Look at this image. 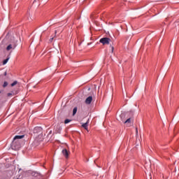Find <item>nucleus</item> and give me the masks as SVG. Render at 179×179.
<instances>
[{
	"instance_id": "nucleus-2",
	"label": "nucleus",
	"mask_w": 179,
	"mask_h": 179,
	"mask_svg": "<svg viewBox=\"0 0 179 179\" xmlns=\"http://www.w3.org/2000/svg\"><path fill=\"white\" fill-rule=\"evenodd\" d=\"M110 41L111 40L108 37L101 38L99 41V42L102 43L103 45H108Z\"/></svg>"
},
{
	"instance_id": "nucleus-11",
	"label": "nucleus",
	"mask_w": 179,
	"mask_h": 179,
	"mask_svg": "<svg viewBox=\"0 0 179 179\" xmlns=\"http://www.w3.org/2000/svg\"><path fill=\"white\" fill-rule=\"evenodd\" d=\"M31 176L35 178H38L39 176V173L37 172H33L31 173Z\"/></svg>"
},
{
	"instance_id": "nucleus-6",
	"label": "nucleus",
	"mask_w": 179,
	"mask_h": 179,
	"mask_svg": "<svg viewBox=\"0 0 179 179\" xmlns=\"http://www.w3.org/2000/svg\"><path fill=\"white\" fill-rule=\"evenodd\" d=\"M62 154H63V155L65 157L66 159H68L69 157L70 152H69L68 150H66V149H64V150H62Z\"/></svg>"
},
{
	"instance_id": "nucleus-21",
	"label": "nucleus",
	"mask_w": 179,
	"mask_h": 179,
	"mask_svg": "<svg viewBox=\"0 0 179 179\" xmlns=\"http://www.w3.org/2000/svg\"><path fill=\"white\" fill-rule=\"evenodd\" d=\"M57 31H55V34H57Z\"/></svg>"
},
{
	"instance_id": "nucleus-10",
	"label": "nucleus",
	"mask_w": 179,
	"mask_h": 179,
	"mask_svg": "<svg viewBox=\"0 0 179 179\" xmlns=\"http://www.w3.org/2000/svg\"><path fill=\"white\" fill-rule=\"evenodd\" d=\"M15 137H19V138L15 139L16 142H20V139L23 138L24 137V135H22V136H15Z\"/></svg>"
},
{
	"instance_id": "nucleus-1",
	"label": "nucleus",
	"mask_w": 179,
	"mask_h": 179,
	"mask_svg": "<svg viewBox=\"0 0 179 179\" xmlns=\"http://www.w3.org/2000/svg\"><path fill=\"white\" fill-rule=\"evenodd\" d=\"M19 138V136H15L12 142L11 148L14 150H18L21 148L20 141H16V138Z\"/></svg>"
},
{
	"instance_id": "nucleus-20",
	"label": "nucleus",
	"mask_w": 179,
	"mask_h": 179,
	"mask_svg": "<svg viewBox=\"0 0 179 179\" xmlns=\"http://www.w3.org/2000/svg\"><path fill=\"white\" fill-rule=\"evenodd\" d=\"M52 40H54V38H51V41H52Z\"/></svg>"
},
{
	"instance_id": "nucleus-4",
	"label": "nucleus",
	"mask_w": 179,
	"mask_h": 179,
	"mask_svg": "<svg viewBox=\"0 0 179 179\" xmlns=\"http://www.w3.org/2000/svg\"><path fill=\"white\" fill-rule=\"evenodd\" d=\"M124 123L126 124L127 127H131L133 125L134 121L131 117H129L127 120H124Z\"/></svg>"
},
{
	"instance_id": "nucleus-18",
	"label": "nucleus",
	"mask_w": 179,
	"mask_h": 179,
	"mask_svg": "<svg viewBox=\"0 0 179 179\" xmlns=\"http://www.w3.org/2000/svg\"><path fill=\"white\" fill-rule=\"evenodd\" d=\"M12 96V94H10V93L7 94V96H8V97H10V96Z\"/></svg>"
},
{
	"instance_id": "nucleus-12",
	"label": "nucleus",
	"mask_w": 179,
	"mask_h": 179,
	"mask_svg": "<svg viewBox=\"0 0 179 179\" xmlns=\"http://www.w3.org/2000/svg\"><path fill=\"white\" fill-rule=\"evenodd\" d=\"M9 59H10V57H7L6 59H4L3 62V65H6L8 63Z\"/></svg>"
},
{
	"instance_id": "nucleus-22",
	"label": "nucleus",
	"mask_w": 179,
	"mask_h": 179,
	"mask_svg": "<svg viewBox=\"0 0 179 179\" xmlns=\"http://www.w3.org/2000/svg\"><path fill=\"white\" fill-rule=\"evenodd\" d=\"M6 74H7V73H5V76H6Z\"/></svg>"
},
{
	"instance_id": "nucleus-8",
	"label": "nucleus",
	"mask_w": 179,
	"mask_h": 179,
	"mask_svg": "<svg viewBox=\"0 0 179 179\" xmlns=\"http://www.w3.org/2000/svg\"><path fill=\"white\" fill-rule=\"evenodd\" d=\"M120 121L122 122H124V121H125V115H124V113H122L121 115H120Z\"/></svg>"
},
{
	"instance_id": "nucleus-9",
	"label": "nucleus",
	"mask_w": 179,
	"mask_h": 179,
	"mask_svg": "<svg viewBox=\"0 0 179 179\" xmlns=\"http://www.w3.org/2000/svg\"><path fill=\"white\" fill-rule=\"evenodd\" d=\"M88 124H89V120H87V122L86 123H83L82 124V127L83 128H85L86 130H87V127H88Z\"/></svg>"
},
{
	"instance_id": "nucleus-19",
	"label": "nucleus",
	"mask_w": 179,
	"mask_h": 179,
	"mask_svg": "<svg viewBox=\"0 0 179 179\" xmlns=\"http://www.w3.org/2000/svg\"><path fill=\"white\" fill-rule=\"evenodd\" d=\"M136 133H138V129L136 128Z\"/></svg>"
},
{
	"instance_id": "nucleus-7",
	"label": "nucleus",
	"mask_w": 179,
	"mask_h": 179,
	"mask_svg": "<svg viewBox=\"0 0 179 179\" xmlns=\"http://www.w3.org/2000/svg\"><path fill=\"white\" fill-rule=\"evenodd\" d=\"M16 48V45H11V44H10V45H8L7 47H6V50L7 51H10V50H14L15 48Z\"/></svg>"
},
{
	"instance_id": "nucleus-15",
	"label": "nucleus",
	"mask_w": 179,
	"mask_h": 179,
	"mask_svg": "<svg viewBox=\"0 0 179 179\" xmlns=\"http://www.w3.org/2000/svg\"><path fill=\"white\" fill-rule=\"evenodd\" d=\"M77 113V107H75L73 110V115L74 116Z\"/></svg>"
},
{
	"instance_id": "nucleus-17",
	"label": "nucleus",
	"mask_w": 179,
	"mask_h": 179,
	"mask_svg": "<svg viewBox=\"0 0 179 179\" xmlns=\"http://www.w3.org/2000/svg\"><path fill=\"white\" fill-rule=\"evenodd\" d=\"M110 49H111V52H113V50H114V47L110 45Z\"/></svg>"
},
{
	"instance_id": "nucleus-5",
	"label": "nucleus",
	"mask_w": 179,
	"mask_h": 179,
	"mask_svg": "<svg viewBox=\"0 0 179 179\" xmlns=\"http://www.w3.org/2000/svg\"><path fill=\"white\" fill-rule=\"evenodd\" d=\"M92 101H93V96H89L85 100V103L87 105H90V103H92Z\"/></svg>"
},
{
	"instance_id": "nucleus-23",
	"label": "nucleus",
	"mask_w": 179,
	"mask_h": 179,
	"mask_svg": "<svg viewBox=\"0 0 179 179\" xmlns=\"http://www.w3.org/2000/svg\"><path fill=\"white\" fill-rule=\"evenodd\" d=\"M14 179H19V178H14Z\"/></svg>"
},
{
	"instance_id": "nucleus-16",
	"label": "nucleus",
	"mask_w": 179,
	"mask_h": 179,
	"mask_svg": "<svg viewBox=\"0 0 179 179\" xmlns=\"http://www.w3.org/2000/svg\"><path fill=\"white\" fill-rule=\"evenodd\" d=\"M16 85H17V81H14L12 84H11V87H14Z\"/></svg>"
},
{
	"instance_id": "nucleus-13",
	"label": "nucleus",
	"mask_w": 179,
	"mask_h": 179,
	"mask_svg": "<svg viewBox=\"0 0 179 179\" xmlns=\"http://www.w3.org/2000/svg\"><path fill=\"white\" fill-rule=\"evenodd\" d=\"M8 85V83L7 81H4L3 84V87H7Z\"/></svg>"
},
{
	"instance_id": "nucleus-14",
	"label": "nucleus",
	"mask_w": 179,
	"mask_h": 179,
	"mask_svg": "<svg viewBox=\"0 0 179 179\" xmlns=\"http://www.w3.org/2000/svg\"><path fill=\"white\" fill-rule=\"evenodd\" d=\"M71 122V120L66 119L64 120V124H69Z\"/></svg>"
},
{
	"instance_id": "nucleus-3",
	"label": "nucleus",
	"mask_w": 179,
	"mask_h": 179,
	"mask_svg": "<svg viewBox=\"0 0 179 179\" xmlns=\"http://www.w3.org/2000/svg\"><path fill=\"white\" fill-rule=\"evenodd\" d=\"M34 134L41 135L43 134V129L41 127H36L33 129Z\"/></svg>"
}]
</instances>
